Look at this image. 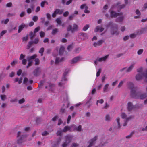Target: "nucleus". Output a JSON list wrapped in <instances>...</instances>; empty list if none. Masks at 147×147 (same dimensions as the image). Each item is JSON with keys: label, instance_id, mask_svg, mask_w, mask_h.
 I'll return each mask as SVG.
<instances>
[{"label": "nucleus", "instance_id": "a18cd8bd", "mask_svg": "<svg viewBox=\"0 0 147 147\" xmlns=\"http://www.w3.org/2000/svg\"><path fill=\"white\" fill-rule=\"evenodd\" d=\"M56 21L57 23L59 24H60L61 23V20L60 18H57L56 20Z\"/></svg>", "mask_w": 147, "mask_h": 147}, {"label": "nucleus", "instance_id": "37998d69", "mask_svg": "<svg viewBox=\"0 0 147 147\" xmlns=\"http://www.w3.org/2000/svg\"><path fill=\"white\" fill-rule=\"evenodd\" d=\"M128 120L129 119H127L125 120H123L124 121V122L123 125V126L125 127L127 125V122Z\"/></svg>", "mask_w": 147, "mask_h": 147}, {"label": "nucleus", "instance_id": "f3484780", "mask_svg": "<svg viewBox=\"0 0 147 147\" xmlns=\"http://www.w3.org/2000/svg\"><path fill=\"white\" fill-rule=\"evenodd\" d=\"M71 127L74 128V130H75L78 131H80L82 130V127L80 125L77 127L75 125L73 124L71 125Z\"/></svg>", "mask_w": 147, "mask_h": 147}, {"label": "nucleus", "instance_id": "f03ea898", "mask_svg": "<svg viewBox=\"0 0 147 147\" xmlns=\"http://www.w3.org/2000/svg\"><path fill=\"white\" fill-rule=\"evenodd\" d=\"M128 88L130 90L131 96V97H135V93L137 89L136 87H135L134 84L131 82H129L127 83Z\"/></svg>", "mask_w": 147, "mask_h": 147}, {"label": "nucleus", "instance_id": "9d476101", "mask_svg": "<svg viewBox=\"0 0 147 147\" xmlns=\"http://www.w3.org/2000/svg\"><path fill=\"white\" fill-rule=\"evenodd\" d=\"M97 138L98 136H96L94 138L89 140L88 142L89 144L87 147H91L95 143V141L97 140Z\"/></svg>", "mask_w": 147, "mask_h": 147}, {"label": "nucleus", "instance_id": "39448f33", "mask_svg": "<svg viewBox=\"0 0 147 147\" xmlns=\"http://www.w3.org/2000/svg\"><path fill=\"white\" fill-rule=\"evenodd\" d=\"M65 142L62 144L63 147H66L68 144L71 141L73 136L71 135H67L65 136Z\"/></svg>", "mask_w": 147, "mask_h": 147}, {"label": "nucleus", "instance_id": "de8ad7c7", "mask_svg": "<svg viewBox=\"0 0 147 147\" xmlns=\"http://www.w3.org/2000/svg\"><path fill=\"white\" fill-rule=\"evenodd\" d=\"M28 65L26 66V68H28L30 66L32 65V61H28Z\"/></svg>", "mask_w": 147, "mask_h": 147}, {"label": "nucleus", "instance_id": "ea45409f", "mask_svg": "<svg viewBox=\"0 0 147 147\" xmlns=\"http://www.w3.org/2000/svg\"><path fill=\"white\" fill-rule=\"evenodd\" d=\"M79 146V144L76 143H73L70 146V147H78Z\"/></svg>", "mask_w": 147, "mask_h": 147}, {"label": "nucleus", "instance_id": "ddd939ff", "mask_svg": "<svg viewBox=\"0 0 147 147\" xmlns=\"http://www.w3.org/2000/svg\"><path fill=\"white\" fill-rule=\"evenodd\" d=\"M118 17L116 19V21L118 22H122L124 19V16L122 13H119Z\"/></svg>", "mask_w": 147, "mask_h": 147}, {"label": "nucleus", "instance_id": "864d4df0", "mask_svg": "<svg viewBox=\"0 0 147 147\" xmlns=\"http://www.w3.org/2000/svg\"><path fill=\"white\" fill-rule=\"evenodd\" d=\"M40 29V28L39 27H38L35 29L34 30V33L36 34V33Z\"/></svg>", "mask_w": 147, "mask_h": 147}, {"label": "nucleus", "instance_id": "3c124183", "mask_svg": "<svg viewBox=\"0 0 147 147\" xmlns=\"http://www.w3.org/2000/svg\"><path fill=\"white\" fill-rule=\"evenodd\" d=\"M89 27V26L88 25H86L83 28V30L84 31H86L88 28Z\"/></svg>", "mask_w": 147, "mask_h": 147}, {"label": "nucleus", "instance_id": "5fc2aeb1", "mask_svg": "<svg viewBox=\"0 0 147 147\" xmlns=\"http://www.w3.org/2000/svg\"><path fill=\"white\" fill-rule=\"evenodd\" d=\"M104 102L103 100V99H100L99 100H98L96 102V105H98V103H99L101 104H102Z\"/></svg>", "mask_w": 147, "mask_h": 147}, {"label": "nucleus", "instance_id": "6e6552de", "mask_svg": "<svg viewBox=\"0 0 147 147\" xmlns=\"http://www.w3.org/2000/svg\"><path fill=\"white\" fill-rule=\"evenodd\" d=\"M78 28V26L76 24H74L73 27L71 25H69L67 27V30L68 31H71V32H73L77 31Z\"/></svg>", "mask_w": 147, "mask_h": 147}, {"label": "nucleus", "instance_id": "f257e3e1", "mask_svg": "<svg viewBox=\"0 0 147 147\" xmlns=\"http://www.w3.org/2000/svg\"><path fill=\"white\" fill-rule=\"evenodd\" d=\"M137 71L138 73L136 76L135 78L136 80H139L144 77L145 81L147 82V69L146 71L144 74L142 73V68L141 67L138 69L137 70Z\"/></svg>", "mask_w": 147, "mask_h": 147}, {"label": "nucleus", "instance_id": "603ef678", "mask_svg": "<svg viewBox=\"0 0 147 147\" xmlns=\"http://www.w3.org/2000/svg\"><path fill=\"white\" fill-rule=\"evenodd\" d=\"M35 64L36 65H38L40 61L38 59L36 58L35 60Z\"/></svg>", "mask_w": 147, "mask_h": 147}, {"label": "nucleus", "instance_id": "69168bd1", "mask_svg": "<svg viewBox=\"0 0 147 147\" xmlns=\"http://www.w3.org/2000/svg\"><path fill=\"white\" fill-rule=\"evenodd\" d=\"M25 57V55H23L22 54H21L20 57L19 58V59L20 60H21L22 59H23Z\"/></svg>", "mask_w": 147, "mask_h": 147}, {"label": "nucleus", "instance_id": "6e6d98bb", "mask_svg": "<svg viewBox=\"0 0 147 147\" xmlns=\"http://www.w3.org/2000/svg\"><path fill=\"white\" fill-rule=\"evenodd\" d=\"M120 29L121 31L123 32L125 30L126 27L124 26H122L121 27Z\"/></svg>", "mask_w": 147, "mask_h": 147}, {"label": "nucleus", "instance_id": "1a4fd4ad", "mask_svg": "<svg viewBox=\"0 0 147 147\" xmlns=\"http://www.w3.org/2000/svg\"><path fill=\"white\" fill-rule=\"evenodd\" d=\"M121 3L120 2H117L116 4L112 6V7L113 8H117L118 9L120 10L121 9L124 8L126 6V5L122 4L121 5Z\"/></svg>", "mask_w": 147, "mask_h": 147}, {"label": "nucleus", "instance_id": "aec40b11", "mask_svg": "<svg viewBox=\"0 0 147 147\" xmlns=\"http://www.w3.org/2000/svg\"><path fill=\"white\" fill-rule=\"evenodd\" d=\"M104 29V28L102 27L98 26L94 29V31L95 32L99 31L100 32H102Z\"/></svg>", "mask_w": 147, "mask_h": 147}, {"label": "nucleus", "instance_id": "473e14b6", "mask_svg": "<svg viewBox=\"0 0 147 147\" xmlns=\"http://www.w3.org/2000/svg\"><path fill=\"white\" fill-rule=\"evenodd\" d=\"M126 80V79H124L121 80L119 83L117 87L119 88H120L123 85L124 83L125 82Z\"/></svg>", "mask_w": 147, "mask_h": 147}, {"label": "nucleus", "instance_id": "13d9d810", "mask_svg": "<svg viewBox=\"0 0 147 147\" xmlns=\"http://www.w3.org/2000/svg\"><path fill=\"white\" fill-rule=\"evenodd\" d=\"M40 36L41 37H43L45 35V33L42 31L40 32Z\"/></svg>", "mask_w": 147, "mask_h": 147}, {"label": "nucleus", "instance_id": "a878e982", "mask_svg": "<svg viewBox=\"0 0 147 147\" xmlns=\"http://www.w3.org/2000/svg\"><path fill=\"white\" fill-rule=\"evenodd\" d=\"M105 120L107 122L110 121L112 119L111 116L109 114H107L106 115L105 117Z\"/></svg>", "mask_w": 147, "mask_h": 147}, {"label": "nucleus", "instance_id": "412c9836", "mask_svg": "<svg viewBox=\"0 0 147 147\" xmlns=\"http://www.w3.org/2000/svg\"><path fill=\"white\" fill-rule=\"evenodd\" d=\"M103 42V40H100L97 42L94 43L93 44V45L95 47H97L98 46L101 45Z\"/></svg>", "mask_w": 147, "mask_h": 147}, {"label": "nucleus", "instance_id": "680f3d73", "mask_svg": "<svg viewBox=\"0 0 147 147\" xmlns=\"http://www.w3.org/2000/svg\"><path fill=\"white\" fill-rule=\"evenodd\" d=\"M9 21V19H7L6 20H5L4 21H2L1 22L2 23L3 22L4 24H7V23Z\"/></svg>", "mask_w": 147, "mask_h": 147}, {"label": "nucleus", "instance_id": "58836bf2", "mask_svg": "<svg viewBox=\"0 0 147 147\" xmlns=\"http://www.w3.org/2000/svg\"><path fill=\"white\" fill-rule=\"evenodd\" d=\"M58 31V29L57 28H55L53 29L52 30V34L53 35L55 34Z\"/></svg>", "mask_w": 147, "mask_h": 147}, {"label": "nucleus", "instance_id": "e433bc0d", "mask_svg": "<svg viewBox=\"0 0 147 147\" xmlns=\"http://www.w3.org/2000/svg\"><path fill=\"white\" fill-rule=\"evenodd\" d=\"M64 48L63 46H61L59 49V54L60 55L62 54L63 52Z\"/></svg>", "mask_w": 147, "mask_h": 147}, {"label": "nucleus", "instance_id": "5701e85b", "mask_svg": "<svg viewBox=\"0 0 147 147\" xmlns=\"http://www.w3.org/2000/svg\"><path fill=\"white\" fill-rule=\"evenodd\" d=\"M37 57V55L36 54H34L32 56L30 57H28L27 59L28 61H32L34 59Z\"/></svg>", "mask_w": 147, "mask_h": 147}, {"label": "nucleus", "instance_id": "a211bd4d", "mask_svg": "<svg viewBox=\"0 0 147 147\" xmlns=\"http://www.w3.org/2000/svg\"><path fill=\"white\" fill-rule=\"evenodd\" d=\"M147 31V28H142L139 30L138 32V34H144Z\"/></svg>", "mask_w": 147, "mask_h": 147}, {"label": "nucleus", "instance_id": "2f4dec72", "mask_svg": "<svg viewBox=\"0 0 147 147\" xmlns=\"http://www.w3.org/2000/svg\"><path fill=\"white\" fill-rule=\"evenodd\" d=\"M22 78L21 77L19 79L18 78H16L14 80V82H18L19 84H20L22 82Z\"/></svg>", "mask_w": 147, "mask_h": 147}, {"label": "nucleus", "instance_id": "79ce46f5", "mask_svg": "<svg viewBox=\"0 0 147 147\" xmlns=\"http://www.w3.org/2000/svg\"><path fill=\"white\" fill-rule=\"evenodd\" d=\"M1 99L2 100H4L7 98L6 96L5 95H1L0 96Z\"/></svg>", "mask_w": 147, "mask_h": 147}, {"label": "nucleus", "instance_id": "f704fd0d", "mask_svg": "<svg viewBox=\"0 0 147 147\" xmlns=\"http://www.w3.org/2000/svg\"><path fill=\"white\" fill-rule=\"evenodd\" d=\"M81 37L82 39L84 40L87 38V35L86 34L82 33L81 35Z\"/></svg>", "mask_w": 147, "mask_h": 147}, {"label": "nucleus", "instance_id": "0eeeda50", "mask_svg": "<svg viewBox=\"0 0 147 147\" xmlns=\"http://www.w3.org/2000/svg\"><path fill=\"white\" fill-rule=\"evenodd\" d=\"M109 55H107L106 56L102 57L97 58L94 61L95 64L97 65L99 62H102V61H105L108 59Z\"/></svg>", "mask_w": 147, "mask_h": 147}, {"label": "nucleus", "instance_id": "e2e57ef3", "mask_svg": "<svg viewBox=\"0 0 147 147\" xmlns=\"http://www.w3.org/2000/svg\"><path fill=\"white\" fill-rule=\"evenodd\" d=\"M71 119V116L70 115H69L67 119V123L68 124H69L70 122V121Z\"/></svg>", "mask_w": 147, "mask_h": 147}, {"label": "nucleus", "instance_id": "b1692460", "mask_svg": "<svg viewBox=\"0 0 147 147\" xmlns=\"http://www.w3.org/2000/svg\"><path fill=\"white\" fill-rule=\"evenodd\" d=\"M127 108L128 110L129 111H130L133 109L134 107L132 103L129 102L128 103Z\"/></svg>", "mask_w": 147, "mask_h": 147}, {"label": "nucleus", "instance_id": "4468645a", "mask_svg": "<svg viewBox=\"0 0 147 147\" xmlns=\"http://www.w3.org/2000/svg\"><path fill=\"white\" fill-rule=\"evenodd\" d=\"M63 11L59 9H56L53 13L52 14V16L53 17H55L57 14H61L63 13Z\"/></svg>", "mask_w": 147, "mask_h": 147}, {"label": "nucleus", "instance_id": "6ab92c4d", "mask_svg": "<svg viewBox=\"0 0 147 147\" xmlns=\"http://www.w3.org/2000/svg\"><path fill=\"white\" fill-rule=\"evenodd\" d=\"M41 72V70L40 68H37L35 69L33 72L34 75L35 76L39 75Z\"/></svg>", "mask_w": 147, "mask_h": 147}, {"label": "nucleus", "instance_id": "774afa93", "mask_svg": "<svg viewBox=\"0 0 147 147\" xmlns=\"http://www.w3.org/2000/svg\"><path fill=\"white\" fill-rule=\"evenodd\" d=\"M142 131H147V126H146L145 127L142 128L141 129Z\"/></svg>", "mask_w": 147, "mask_h": 147}, {"label": "nucleus", "instance_id": "dca6fc26", "mask_svg": "<svg viewBox=\"0 0 147 147\" xmlns=\"http://www.w3.org/2000/svg\"><path fill=\"white\" fill-rule=\"evenodd\" d=\"M110 16L111 18H115L119 16V13H117L112 10H110Z\"/></svg>", "mask_w": 147, "mask_h": 147}, {"label": "nucleus", "instance_id": "c03bdc74", "mask_svg": "<svg viewBox=\"0 0 147 147\" xmlns=\"http://www.w3.org/2000/svg\"><path fill=\"white\" fill-rule=\"evenodd\" d=\"M25 99L24 98H22L21 99H20L18 101V103L19 104H22L24 103L25 102Z\"/></svg>", "mask_w": 147, "mask_h": 147}, {"label": "nucleus", "instance_id": "7c9ffc66", "mask_svg": "<svg viewBox=\"0 0 147 147\" xmlns=\"http://www.w3.org/2000/svg\"><path fill=\"white\" fill-rule=\"evenodd\" d=\"M134 67V64H132L126 70V72H130L132 70Z\"/></svg>", "mask_w": 147, "mask_h": 147}, {"label": "nucleus", "instance_id": "09e8293b", "mask_svg": "<svg viewBox=\"0 0 147 147\" xmlns=\"http://www.w3.org/2000/svg\"><path fill=\"white\" fill-rule=\"evenodd\" d=\"M101 68H99L98 70V71L96 73V76L97 77H98L100 76V75L101 72Z\"/></svg>", "mask_w": 147, "mask_h": 147}, {"label": "nucleus", "instance_id": "2eb2a0df", "mask_svg": "<svg viewBox=\"0 0 147 147\" xmlns=\"http://www.w3.org/2000/svg\"><path fill=\"white\" fill-rule=\"evenodd\" d=\"M82 59V57L80 56H78L73 58L71 61L72 63H75L77 62L80 61Z\"/></svg>", "mask_w": 147, "mask_h": 147}, {"label": "nucleus", "instance_id": "423d86ee", "mask_svg": "<svg viewBox=\"0 0 147 147\" xmlns=\"http://www.w3.org/2000/svg\"><path fill=\"white\" fill-rule=\"evenodd\" d=\"M26 135H21V133L20 132H18L17 133V137L18 138L17 143L18 144H20L23 142V138L26 137Z\"/></svg>", "mask_w": 147, "mask_h": 147}, {"label": "nucleus", "instance_id": "cd10ccee", "mask_svg": "<svg viewBox=\"0 0 147 147\" xmlns=\"http://www.w3.org/2000/svg\"><path fill=\"white\" fill-rule=\"evenodd\" d=\"M26 26L25 24H22L19 27L18 31V33L20 32L23 30V28Z\"/></svg>", "mask_w": 147, "mask_h": 147}, {"label": "nucleus", "instance_id": "0e129e2a", "mask_svg": "<svg viewBox=\"0 0 147 147\" xmlns=\"http://www.w3.org/2000/svg\"><path fill=\"white\" fill-rule=\"evenodd\" d=\"M75 16L74 14H72L71 15H70L69 17V19L70 20H72L73 18H74V17Z\"/></svg>", "mask_w": 147, "mask_h": 147}, {"label": "nucleus", "instance_id": "bb28decb", "mask_svg": "<svg viewBox=\"0 0 147 147\" xmlns=\"http://www.w3.org/2000/svg\"><path fill=\"white\" fill-rule=\"evenodd\" d=\"M71 128H72L71 127V126H66L63 129V131L64 132H65L68 131H71Z\"/></svg>", "mask_w": 147, "mask_h": 147}, {"label": "nucleus", "instance_id": "20e7f679", "mask_svg": "<svg viewBox=\"0 0 147 147\" xmlns=\"http://www.w3.org/2000/svg\"><path fill=\"white\" fill-rule=\"evenodd\" d=\"M111 33L112 35H117L119 34V32L118 30V25L115 24L113 25V27L111 28Z\"/></svg>", "mask_w": 147, "mask_h": 147}, {"label": "nucleus", "instance_id": "7ed1b4c3", "mask_svg": "<svg viewBox=\"0 0 147 147\" xmlns=\"http://www.w3.org/2000/svg\"><path fill=\"white\" fill-rule=\"evenodd\" d=\"M123 119L119 117H117L115 123L113 125V129L115 130L119 129L121 127V123Z\"/></svg>", "mask_w": 147, "mask_h": 147}, {"label": "nucleus", "instance_id": "052dcab7", "mask_svg": "<svg viewBox=\"0 0 147 147\" xmlns=\"http://www.w3.org/2000/svg\"><path fill=\"white\" fill-rule=\"evenodd\" d=\"M28 82V78H25L24 79L23 83L24 84H26Z\"/></svg>", "mask_w": 147, "mask_h": 147}, {"label": "nucleus", "instance_id": "4be33fe9", "mask_svg": "<svg viewBox=\"0 0 147 147\" xmlns=\"http://www.w3.org/2000/svg\"><path fill=\"white\" fill-rule=\"evenodd\" d=\"M30 8H28L27 9L26 11L28 14H30L31 13L32 10H33L34 7L33 5L32 4L30 6Z\"/></svg>", "mask_w": 147, "mask_h": 147}, {"label": "nucleus", "instance_id": "bf43d9fd", "mask_svg": "<svg viewBox=\"0 0 147 147\" xmlns=\"http://www.w3.org/2000/svg\"><path fill=\"white\" fill-rule=\"evenodd\" d=\"M6 32H7V31H6V30H3V31H2L0 33V36H1V37L3 36V35H4Z\"/></svg>", "mask_w": 147, "mask_h": 147}, {"label": "nucleus", "instance_id": "c756f323", "mask_svg": "<svg viewBox=\"0 0 147 147\" xmlns=\"http://www.w3.org/2000/svg\"><path fill=\"white\" fill-rule=\"evenodd\" d=\"M121 116L123 119H125V120L127 119H129V118L127 117L126 115L124 113H122L120 115Z\"/></svg>", "mask_w": 147, "mask_h": 147}, {"label": "nucleus", "instance_id": "393cba45", "mask_svg": "<svg viewBox=\"0 0 147 147\" xmlns=\"http://www.w3.org/2000/svg\"><path fill=\"white\" fill-rule=\"evenodd\" d=\"M55 86V85L53 84H49L48 86H46V88H48L50 90H52Z\"/></svg>", "mask_w": 147, "mask_h": 147}, {"label": "nucleus", "instance_id": "4d7b16f0", "mask_svg": "<svg viewBox=\"0 0 147 147\" xmlns=\"http://www.w3.org/2000/svg\"><path fill=\"white\" fill-rule=\"evenodd\" d=\"M27 60L25 59H23L22 61V63L24 65H25L26 64Z\"/></svg>", "mask_w": 147, "mask_h": 147}, {"label": "nucleus", "instance_id": "4c0bfd02", "mask_svg": "<svg viewBox=\"0 0 147 147\" xmlns=\"http://www.w3.org/2000/svg\"><path fill=\"white\" fill-rule=\"evenodd\" d=\"M80 9H83L84 8H88V7L87 6V5L86 4H83L81 5L80 7Z\"/></svg>", "mask_w": 147, "mask_h": 147}, {"label": "nucleus", "instance_id": "a19ab883", "mask_svg": "<svg viewBox=\"0 0 147 147\" xmlns=\"http://www.w3.org/2000/svg\"><path fill=\"white\" fill-rule=\"evenodd\" d=\"M44 51V49L43 47H42L40 48V50H39V53L41 54V56H42L43 55V52Z\"/></svg>", "mask_w": 147, "mask_h": 147}, {"label": "nucleus", "instance_id": "f8f14e48", "mask_svg": "<svg viewBox=\"0 0 147 147\" xmlns=\"http://www.w3.org/2000/svg\"><path fill=\"white\" fill-rule=\"evenodd\" d=\"M67 73L65 72L64 73L63 77L62 78L61 81L59 82L58 84L59 86H61L64 85L66 82V81L67 80V78L65 77V76L67 75Z\"/></svg>", "mask_w": 147, "mask_h": 147}, {"label": "nucleus", "instance_id": "c85d7f7f", "mask_svg": "<svg viewBox=\"0 0 147 147\" xmlns=\"http://www.w3.org/2000/svg\"><path fill=\"white\" fill-rule=\"evenodd\" d=\"M64 58H62L61 59H60L59 58H57L55 59V63L56 64H57L59 63V62H61L63 61L64 60Z\"/></svg>", "mask_w": 147, "mask_h": 147}, {"label": "nucleus", "instance_id": "c9c22d12", "mask_svg": "<svg viewBox=\"0 0 147 147\" xmlns=\"http://www.w3.org/2000/svg\"><path fill=\"white\" fill-rule=\"evenodd\" d=\"M30 38L31 39H32L34 37L36 36V34L32 32H31L30 33Z\"/></svg>", "mask_w": 147, "mask_h": 147}, {"label": "nucleus", "instance_id": "338daca9", "mask_svg": "<svg viewBox=\"0 0 147 147\" xmlns=\"http://www.w3.org/2000/svg\"><path fill=\"white\" fill-rule=\"evenodd\" d=\"M38 38H36L33 41V43L35 44H37L38 42Z\"/></svg>", "mask_w": 147, "mask_h": 147}, {"label": "nucleus", "instance_id": "9b49d317", "mask_svg": "<svg viewBox=\"0 0 147 147\" xmlns=\"http://www.w3.org/2000/svg\"><path fill=\"white\" fill-rule=\"evenodd\" d=\"M135 95L136 96L135 97H131L132 98H139L140 99H143L147 96V95L146 94H140L136 92L135 93Z\"/></svg>", "mask_w": 147, "mask_h": 147}, {"label": "nucleus", "instance_id": "8fccbe9b", "mask_svg": "<svg viewBox=\"0 0 147 147\" xmlns=\"http://www.w3.org/2000/svg\"><path fill=\"white\" fill-rule=\"evenodd\" d=\"M38 19V16H34L32 18V20L34 22H36Z\"/></svg>", "mask_w": 147, "mask_h": 147}, {"label": "nucleus", "instance_id": "49530a36", "mask_svg": "<svg viewBox=\"0 0 147 147\" xmlns=\"http://www.w3.org/2000/svg\"><path fill=\"white\" fill-rule=\"evenodd\" d=\"M143 50L142 49H140L139 50L137 51V54L138 55L141 54L143 52Z\"/></svg>", "mask_w": 147, "mask_h": 147}, {"label": "nucleus", "instance_id": "72a5a7b5", "mask_svg": "<svg viewBox=\"0 0 147 147\" xmlns=\"http://www.w3.org/2000/svg\"><path fill=\"white\" fill-rule=\"evenodd\" d=\"M109 84H107L104 86L103 88L104 92H107L108 91V86Z\"/></svg>", "mask_w": 147, "mask_h": 147}]
</instances>
